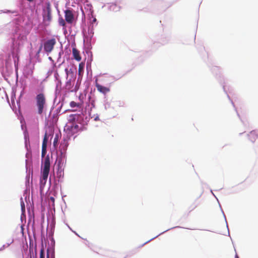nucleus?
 <instances>
[{"label": "nucleus", "mask_w": 258, "mask_h": 258, "mask_svg": "<svg viewBox=\"0 0 258 258\" xmlns=\"http://www.w3.org/2000/svg\"><path fill=\"white\" fill-rule=\"evenodd\" d=\"M137 252V249H133L129 252L128 254H127L124 258H126L128 256H132L135 254Z\"/></svg>", "instance_id": "obj_26"}, {"label": "nucleus", "mask_w": 258, "mask_h": 258, "mask_svg": "<svg viewBox=\"0 0 258 258\" xmlns=\"http://www.w3.org/2000/svg\"><path fill=\"white\" fill-rule=\"evenodd\" d=\"M131 71V70H129V71H128L126 72V73H127L130 72Z\"/></svg>", "instance_id": "obj_49"}, {"label": "nucleus", "mask_w": 258, "mask_h": 258, "mask_svg": "<svg viewBox=\"0 0 258 258\" xmlns=\"http://www.w3.org/2000/svg\"><path fill=\"white\" fill-rule=\"evenodd\" d=\"M59 24L62 26H64V20L62 18L59 19Z\"/></svg>", "instance_id": "obj_29"}, {"label": "nucleus", "mask_w": 258, "mask_h": 258, "mask_svg": "<svg viewBox=\"0 0 258 258\" xmlns=\"http://www.w3.org/2000/svg\"><path fill=\"white\" fill-rule=\"evenodd\" d=\"M198 206V204H196V202H194L189 207V209H190L189 212L194 210L195 209H196Z\"/></svg>", "instance_id": "obj_25"}, {"label": "nucleus", "mask_w": 258, "mask_h": 258, "mask_svg": "<svg viewBox=\"0 0 258 258\" xmlns=\"http://www.w3.org/2000/svg\"><path fill=\"white\" fill-rule=\"evenodd\" d=\"M211 71L212 74L215 76L216 79L221 85L225 84L224 77L221 73L220 69L218 67H212L211 68Z\"/></svg>", "instance_id": "obj_9"}, {"label": "nucleus", "mask_w": 258, "mask_h": 258, "mask_svg": "<svg viewBox=\"0 0 258 258\" xmlns=\"http://www.w3.org/2000/svg\"><path fill=\"white\" fill-rule=\"evenodd\" d=\"M221 86H222V88H223V90L224 93L227 95V97L228 98L229 100V101H231L232 99L231 98V97L229 95V94L228 93V92H227V91L226 89V86L225 85V84H223L221 85Z\"/></svg>", "instance_id": "obj_23"}, {"label": "nucleus", "mask_w": 258, "mask_h": 258, "mask_svg": "<svg viewBox=\"0 0 258 258\" xmlns=\"http://www.w3.org/2000/svg\"><path fill=\"white\" fill-rule=\"evenodd\" d=\"M204 50H205V47L204 46H201Z\"/></svg>", "instance_id": "obj_45"}, {"label": "nucleus", "mask_w": 258, "mask_h": 258, "mask_svg": "<svg viewBox=\"0 0 258 258\" xmlns=\"http://www.w3.org/2000/svg\"><path fill=\"white\" fill-rule=\"evenodd\" d=\"M79 101L82 102L83 108L86 115L83 116V122L86 125H88L91 118L94 117V121L100 120L99 115L96 113L92 115V111L93 108L96 107V99L95 95L90 93L87 96L86 93L80 92L78 96Z\"/></svg>", "instance_id": "obj_2"}, {"label": "nucleus", "mask_w": 258, "mask_h": 258, "mask_svg": "<svg viewBox=\"0 0 258 258\" xmlns=\"http://www.w3.org/2000/svg\"><path fill=\"white\" fill-rule=\"evenodd\" d=\"M77 73V65H68V68H66V93L72 92V90H67V87L69 85L74 86L75 83Z\"/></svg>", "instance_id": "obj_6"}, {"label": "nucleus", "mask_w": 258, "mask_h": 258, "mask_svg": "<svg viewBox=\"0 0 258 258\" xmlns=\"http://www.w3.org/2000/svg\"><path fill=\"white\" fill-rule=\"evenodd\" d=\"M40 258H45L44 249L42 247L40 252Z\"/></svg>", "instance_id": "obj_27"}, {"label": "nucleus", "mask_w": 258, "mask_h": 258, "mask_svg": "<svg viewBox=\"0 0 258 258\" xmlns=\"http://www.w3.org/2000/svg\"><path fill=\"white\" fill-rule=\"evenodd\" d=\"M236 114H237V116L239 118V119H240L241 121L243 122V120L241 118L240 115L239 113H238V111L237 110V111H236Z\"/></svg>", "instance_id": "obj_33"}, {"label": "nucleus", "mask_w": 258, "mask_h": 258, "mask_svg": "<svg viewBox=\"0 0 258 258\" xmlns=\"http://www.w3.org/2000/svg\"><path fill=\"white\" fill-rule=\"evenodd\" d=\"M84 10L82 7H80V10L82 15V21L85 19L87 16V22L86 28L82 31H86V34L83 35L84 41H86V45L89 49H92L93 45L95 43L96 38L94 37V28L98 25V21L96 18V16L94 14L93 7L90 3H87L84 5Z\"/></svg>", "instance_id": "obj_1"}, {"label": "nucleus", "mask_w": 258, "mask_h": 258, "mask_svg": "<svg viewBox=\"0 0 258 258\" xmlns=\"http://www.w3.org/2000/svg\"><path fill=\"white\" fill-rule=\"evenodd\" d=\"M203 59L204 60V61H206V59H205V58H203Z\"/></svg>", "instance_id": "obj_52"}, {"label": "nucleus", "mask_w": 258, "mask_h": 258, "mask_svg": "<svg viewBox=\"0 0 258 258\" xmlns=\"http://www.w3.org/2000/svg\"><path fill=\"white\" fill-rule=\"evenodd\" d=\"M50 161L49 155H47L41 161V176L40 179V186H44L47 181L50 171Z\"/></svg>", "instance_id": "obj_7"}, {"label": "nucleus", "mask_w": 258, "mask_h": 258, "mask_svg": "<svg viewBox=\"0 0 258 258\" xmlns=\"http://www.w3.org/2000/svg\"><path fill=\"white\" fill-rule=\"evenodd\" d=\"M219 207H220V210L222 213V215L223 216V217L224 218V220H225V223H226V227H227V230H228V236H230V232H229V227H228V222H227V219H226V217L225 216V214L224 213V212L222 208V206L221 205V204H219Z\"/></svg>", "instance_id": "obj_18"}, {"label": "nucleus", "mask_w": 258, "mask_h": 258, "mask_svg": "<svg viewBox=\"0 0 258 258\" xmlns=\"http://www.w3.org/2000/svg\"><path fill=\"white\" fill-rule=\"evenodd\" d=\"M249 140L252 143H254L256 139L258 138V135L256 134L255 130H252L247 134Z\"/></svg>", "instance_id": "obj_15"}, {"label": "nucleus", "mask_w": 258, "mask_h": 258, "mask_svg": "<svg viewBox=\"0 0 258 258\" xmlns=\"http://www.w3.org/2000/svg\"><path fill=\"white\" fill-rule=\"evenodd\" d=\"M165 3L164 2H163V1H158V4L160 5V7H162L161 8V11H164L166 10V9H167L168 8H169L171 5L168 6H167L166 8H164L163 7V5L165 4Z\"/></svg>", "instance_id": "obj_20"}, {"label": "nucleus", "mask_w": 258, "mask_h": 258, "mask_svg": "<svg viewBox=\"0 0 258 258\" xmlns=\"http://www.w3.org/2000/svg\"><path fill=\"white\" fill-rule=\"evenodd\" d=\"M196 35L195 34V37H194V41L195 42V40H196Z\"/></svg>", "instance_id": "obj_39"}, {"label": "nucleus", "mask_w": 258, "mask_h": 258, "mask_svg": "<svg viewBox=\"0 0 258 258\" xmlns=\"http://www.w3.org/2000/svg\"><path fill=\"white\" fill-rule=\"evenodd\" d=\"M66 226H67L68 228L72 232H73L76 235H77V236H78L79 237L81 238H83L82 237H81L80 236V235L75 230H73L72 228L70 227V226L67 223H66Z\"/></svg>", "instance_id": "obj_24"}, {"label": "nucleus", "mask_w": 258, "mask_h": 258, "mask_svg": "<svg viewBox=\"0 0 258 258\" xmlns=\"http://www.w3.org/2000/svg\"><path fill=\"white\" fill-rule=\"evenodd\" d=\"M121 77H120L119 78H117V79H115V80H118L119 78H120Z\"/></svg>", "instance_id": "obj_41"}, {"label": "nucleus", "mask_w": 258, "mask_h": 258, "mask_svg": "<svg viewBox=\"0 0 258 258\" xmlns=\"http://www.w3.org/2000/svg\"><path fill=\"white\" fill-rule=\"evenodd\" d=\"M71 31L68 35L66 37V41L67 40V44L66 45V58L67 61H69V59L67 58V54L72 51V56L74 59L77 61H80L82 59L80 51L77 49L76 45L75 43V36L77 33V31L74 30H72V28L70 29Z\"/></svg>", "instance_id": "obj_4"}, {"label": "nucleus", "mask_w": 258, "mask_h": 258, "mask_svg": "<svg viewBox=\"0 0 258 258\" xmlns=\"http://www.w3.org/2000/svg\"><path fill=\"white\" fill-rule=\"evenodd\" d=\"M70 106L72 108H75V107H77V108H83V105L82 104V102L80 101V102L78 103V102H76L74 101H72L70 102Z\"/></svg>", "instance_id": "obj_17"}, {"label": "nucleus", "mask_w": 258, "mask_h": 258, "mask_svg": "<svg viewBox=\"0 0 258 258\" xmlns=\"http://www.w3.org/2000/svg\"><path fill=\"white\" fill-rule=\"evenodd\" d=\"M65 207H66V209L67 208V204H66V206H65Z\"/></svg>", "instance_id": "obj_51"}, {"label": "nucleus", "mask_w": 258, "mask_h": 258, "mask_svg": "<svg viewBox=\"0 0 258 258\" xmlns=\"http://www.w3.org/2000/svg\"><path fill=\"white\" fill-rule=\"evenodd\" d=\"M46 148L47 147H42V152H41V161L42 159L44 160V158L46 157L45 156L46 154Z\"/></svg>", "instance_id": "obj_22"}, {"label": "nucleus", "mask_w": 258, "mask_h": 258, "mask_svg": "<svg viewBox=\"0 0 258 258\" xmlns=\"http://www.w3.org/2000/svg\"><path fill=\"white\" fill-rule=\"evenodd\" d=\"M147 53H149V55H151L152 54L151 51H148L146 52Z\"/></svg>", "instance_id": "obj_38"}, {"label": "nucleus", "mask_w": 258, "mask_h": 258, "mask_svg": "<svg viewBox=\"0 0 258 258\" xmlns=\"http://www.w3.org/2000/svg\"><path fill=\"white\" fill-rule=\"evenodd\" d=\"M110 106V104L108 102H106L104 103V108H105V109H107L108 108H109Z\"/></svg>", "instance_id": "obj_30"}, {"label": "nucleus", "mask_w": 258, "mask_h": 258, "mask_svg": "<svg viewBox=\"0 0 258 258\" xmlns=\"http://www.w3.org/2000/svg\"><path fill=\"white\" fill-rule=\"evenodd\" d=\"M70 6V2L66 1V23L71 25V26H68L66 24V37L70 33L71 28H72L73 31H74V30L76 31L75 25L79 14L78 5L76 10L69 7Z\"/></svg>", "instance_id": "obj_5"}, {"label": "nucleus", "mask_w": 258, "mask_h": 258, "mask_svg": "<svg viewBox=\"0 0 258 258\" xmlns=\"http://www.w3.org/2000/svg\"><path fill=\"white\" fill-rule=\"evenodd\" d=\"M230 101L231 104L232 105L233 107H234L235 111H237V108L236 107L235 105L234 102L233 101V100H232L231 101Z\"/></svg>", "instance_id": "obj_31"}, {"label": "nucleus", "mask_w": 258, "mask_h": 258, "mask_svg": "<svg viewBox=\"0 0 258 258\" xmlns=\"http://www.w3.org/2000/svg\"><path fill=\"white\" fill-rule=\"evenodd\" d=\"M222 189V188H220V189H216L215 190H216V191H217V190H221V189Z\"/></svg>", "instance_id": "obj_40"}, {"label": "nucleus", "mask_w": 258, "mask_h": 258, "mask_svg": "<svg viewBox=\"0 0 258 258\" xmlns=\"http://www.w3.org/2000/svg\"><path fill=\"white\" fill-rule=\"evenodd\" d=\"M48 142V137L47 133L45 134L44 137L43 138L42 147H47V144Z\"/></svg>", "instance_id": "obj_21"}, {"label": "nucleus", "mask_w": 258, "mask_h": 258, "mask_svg": "<svg viewBox=\"0 0 258 258\" xmlns=\"http://www.w3.org/2000/svg\"><path fill=\"white\" fill-rule=\"evenodd\" d=\"M215 199H216V200H217V202L218 203V205H219V204H220V202L219 201V199H218L217 197H216Z\"/></svg>", "instance_id": "obj_37"}, {"label": "nucleus", "mask_w": 258, "mask_h": 258, "mask_svg": "<svg viewBox=\"0 0 258 258\" xmlns=\"http://www.w3.org/2000/svg\"><path fill=\"white\" fill-rule=\"evenodd\" d=\"M68 122L66 123V151L68 146V142L71 140L73 136V132L78 127L77 121L83 120V116L80 114H71L67 117ZM67 156L66 155V162Z\"/></svg>", "instance_id": "obj_3"}, {"label": "nucleus", "mask_w": 258, "mask_h": 258, "mask_svg": "<svg viewBox=\"0 0 258 258\" xmlns=\"http://www.w3.org/2000/svg\"><path fill=\"white\" fill-rule=\"evenodd\" d=\"M29 2H32L33 0H27Z\"/></svg>", "instance_id": "obj_44"}, {"label": "nucleus", "mask_w": 258, "mask_h": 258, "mask_svg": "<svg viewBox=\"0 0 258 258\" xmlns=\"http://www.w3.org/2000/svg\"><path fill=\"white\" fill-rule=\"evenodd\" d=\"M36 105L38 107V113L41 114L45 105V98L43 94H39L36 96Z\"/></svg>", "instance_id": "obj_8"}, {"label": "nucleus", "mask_w": 258, "mask_h": 258, "mask_svg": "<svg viewBox=\"0 0 258 258\" xmlns=\"http://www.w3.org/2000/svg\"><path fill=\"white\" fill-rule=\"evenodd\" d=\"M243 134V133H239V135L241 136Z\"/></svg>", "instance_id": "obj_43"}, {"label": "nucleus", "mask_w": 258, "mask_h": 258, "mask_svg": "<svg viewBox=\"0 0 258 258\" xmlns=\"http://www.w3.org/2000/svg\"><path fill=\"white\" fill-rule=\"evenodd\" d=\"M57 139L56 137H55L54 139V141H53V145L54 146H55L56 145V144H57Z\"/></svg>", "instance_id": "obj_32"}, {"label": "nucleus", "mask_w": 258, "mask_h": 258, "mask_svg": "<svg viewBox=\"0 0 258 258\" xmlns=\"http://www.w3.org/2000/svg\"><path fill=\"white\" fill-rule=\"evenodd\" d=\"M140 59H141V60H142V61H143V60H142V57H140L139 58Z\"/></svg>", "instance_id": "obj_46"}, {"label": "nucleus", "mask_w": 258, "mask_h": 258, "mask_svg": "<svg viewBox=\"0 0 258 258\" xmlns=\"http://www.w3.org/2000/svg\"><path fill=\"white\" fill-rule=\"evenodd\" d=\"M170 36L169 35L166 36L165 38L163 37H161L159 41H155L153 43V46H152V47L154 48H156V47H159L160 46V44H161L162 45L166 44L170 40Z\"/></svg>", "instance_id": "obj_12"}, {"label": "nucleus", "mask_w": 258, "mask_h": 258, "mask_svg": "<svg viewBox=\"0 0 258 258\" xmlns=\"http://www.w3.org/2000/svg\"><path fill=\"white\" fill-rule=\"evenodd\" d=\"M210 191L211 192V194H212V195L214 197V198H215L216 197V196L214 194L212 189H210Z\"/></svg>", "instance_id": "obj_35"}, {"label": "nucleus", "mask_w": 258, "mask_h": 258, "mask_svg": "<svg viewBox=\"0 0 258 258\" xmlns=\"http://www.w3.org/2000/svg\"><path fill=\"white\" fill-rule=\"evenodd\" d=\"M83 239H84L86 241V242H85V244L87 245L88 247L91 249V246L92 245V244L90 243L89 241L87 240V239L82 238Z\"/></svg>", "instance_id": "obj_28"}, {"label": "nucleus", "mask_w": 258, "mask_h": 258, "mask_svg": "<svg viewBox=\"0 0 258 258\" xmlns=\"http://www.w3.org/2000/svg\"><path fill=\"white\" fill-rule=\"evenodd\" d=\"M70 110V109H66V110H65V111L66 112V111H68V110Z\"/></svg>", "instance_id": "obj_42"}, {"label": "nucleus", "mask_w": 258, "mask_h": 258, "mask_svg": "<svg viewBox=\"0 0 258 258\" xmlns=\"http://www.w3.org/2000/svg\"><path fill=\"white\" fill-rule=\"evenodd\" d=\"M207 58L208 59V53H207Z\"/></svg>", "instance_id": "obj_47"}, {"label": "nucleus", "mask_w": 258, "mask_h": 258, "mask_svg": "<svg viewBox=\"0 0 258 258\" xmlns=\"http://www.w3.org/2000/svg\"><path fill=\"white\" fill-rule=\"evenodd\" d=\"M77 137V136H75L74 137V140L75 139V138Z\"/></svg>", "instance_id": "obj_48"}, {"label": "nucleus", "mask_w": 258, "mask_h": 258, "mask_svg": "<svg viewBox=\"0 0 258 258\" xmlns=\"http://www.w3.org/2000/svg\"><path fill=\"white\" fill-rule=\"evenodd\" d=\"M176 228H184V229H190V228H185V227H181V226H174L173 227H171V228H170L162 232H161L160 233H159V234H158L157 235H156V236L152 238L151 239L148 240V241H147L146 242H144L143 244H141V245L139 246L138 248H141L144 245H145L146 244H147V243L149 242L150 241H151V240H152L153 239H154L155 238H156L157 237H158L159 236L165 233V232L170 230H172V229H176Z\"/></svg>", "instance_id": "obj_11"}, {"label": "nucleus", "mask_w": 258, "mask_h": 258, "mask_svg": "<svg viewBox=\"0 0 258 258\" xmlns=\"http://www.w3.org/2000/svg\"><path fill=\"white\" fill-rule=\"evenodd\" d=\"M89 60L90 61V62H91L93 60V56H92V54H91V56L90 57L89 56L88 61H89Z\"/></svg>", "instance_id": "obj_34"}, {"label": "nucleus", "mask_w": 258, "mask_h": 258, "mask_svg": "<svg viewBox=\"0 0 258 258\" xmlns=\"http://www.w3.org/2000/svg\"><path fill=\"white\" fill-rule=\"evenodd\" d=\"M108 4L109 6L108 7V9L109 11H112L116 12L119 11L121 9V7L117 5L115 3H111Z\"/></svg>", "instance_id": "obj_16"}, {"label": "nucleus", "mask_w": 258, "mask_h": 258, "mask_svg": "<svg viewBox=\"0 0 258 258\" xmlns=\"http://www.w3.org/2000/svg\"><path fill=\"white\" fill-rule=\"evenodd\" d=\"M95 86L97 90L100 93L103 94L104 95H105L107 93L109 92L110 91V87H105L99 83H96Z\"/></svg>", "instance_id": "obj_13"}, {"label": "nucleus", "mask_w": 258, "mask_h": 258, "mask_svg": "<svg viewBox=\"0 0 258 258\" xmlns=\"http://www.w3.org/2000/svg\"><path fill=\"white\" fill-rule=\"evenodd\" d=\"M45 13L43 14V19L45 21H47L48 22L50 21L51 17V9H50V5L48 3L47 5L46 11L44 12Z\"/></svg>", "instance_id": "obj_14"}, {"label": "nucleus", "mask_w": 258, "mask_h": 258, "mask_svg": "<svg viewBox=\"0 0 258 258\" xmlns=\"http://www.w3.org/2000/svg\"><path fill=\"white\" fill-rule=\"evenodd\" d=\"M56 43V41L54 38L47 40L44 43V49L47 52H50L53 48L54 45Z\"/></svg>", "instance_id": "obj_10"}, {"label": "nucleus", "mask_w": 258, "mask_h": 258, "mask_svg": "<svg viewBox=\"0 0 258 258\" xmlns=\"http://www.w3.org/2000/svg\"><path fill=\"white\" fill-rule=\"evenodd\" d=\"M234 258H239V256H238L237 253H235Z\"/></svg>", "instance_id": "obj_36"}, {"label": "nucleus", "mask_w": 258, "mask_h": 258, "mask_svg": "<svg viewBox=\"0 0 258 258\" xmlns=\"http://www.w3.org/2000/svg\"><path fill=\"white\" fill-rule=\"evenodd\" d=\"M57 176L59 177V180H62L63 177V171L61 169V168H59L57 172Z\"/></svg>", "instance_id": "obj_19"}, {"label": "nucleus", "mask_w": 258, "mask_h": 258, "mask_svg": "<svg viewBox=\"0 0 258 258\" xmlns=\"http://www.w3.org/2000/svg\"><path fill=\"white\" fill-rule=\"evenodd\" d=\"M201 4H202V2H200V5H199V7H200V5H201Z\"/></svg>", "instance_id": "obj_50"}]
</instances>
